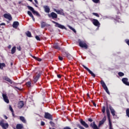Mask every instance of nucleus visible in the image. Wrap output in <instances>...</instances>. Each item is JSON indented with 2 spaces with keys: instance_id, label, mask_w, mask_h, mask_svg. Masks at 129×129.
I'll return each mask as SVG.
<instances>
[{
  "instance_id": "f257e3e1",
  "label": "nucleus",
  "mask_w": 129,
  "mask_h": 129,
  "mask_svg": "<svg viewBox=\"0 0 129 129\" xmlns=\"http://www.w3.org/2000/svg\"><path fill=\"white\" fill-rule=\"evenodd\" d=\"M106 112L109 123V129H113V128H112V124H111V121H110V113L109 112V109H108V108H106Z\"/></svg>"
},
{
  "instance_id": "f03ea898",
  "label": "nucleus",
  "mask_w": 129,
  "mask_h": 129,
  "mask_svg": "<svg viewBox=\"0 0 129 129\" xmlns=\"http://www.w3.org/2000/svg\"><path fill=\"white\" fill-rule=\"evenodd\" d=\"M79 45L80 47L82 48H85V49H87L88 46L86 43L84 41H82L80 39H79Z\"/></svg>"
},
{
  "instance_id": "7ed1b4c3",
  "label": "nucleus",
  "mask_w": 129,
  "mask_h": 129,
  "mask_svg": "<svg viewBox=\"0 0 129 129\" xmlns=\"http://www.w3.org/2000/svg\"><path fill=\"white\" fill-rule=\"evenodd\" d=\"M0 126H2L3 129H7L9 127V123H5L4 120L0 121Z\"/></svg>"
},
{
  "instance_id": "20e7f679",
  "label": "nucleus",
  "mask_w": 129,
  "mask_h": 129,
  "mask_svg": "<svg viewBox=\"0 0 129 129\" xmlns=\"http://www.w3.org/2000/svg\"><path fill=\"white\" fill-rule=\"evenodd\" d=\"M101 84L102 87L104 88V90H105L106 92H107L108 94H110L109 91H108V89L107 88L106 85H105V83L103 81H101Z\"/></svg>"
},
{
  "instance_id": "39448f33",
  "label": "nucleus",
  "mask_w": 129,
  "mask_h": 129,
  "mask_svg": "<svg viewBox=\"0 0 129 129\" xmlns=\"http://www.w3.org/2000/svg\"><path fill=\"white\" fill-rule=\"evenodd\" d=\"M3 17L5 19L9 21H12L13 20V17H12V15L10 13L4 14Z\"/></svg>"
},
{
  "instance_id": "423d86ee",
  "label": "nucleus",
  "mask_w": 129,
  "mask_h": 129,
  "mask_svg": "<svg viewBox=\"0 0 129 129\" xmlns=\"http://www.w3.org/2000/svg\"><path fill=\"white\" fill-rule=\"evenodd\" d=\"M28 8L29 10L31 11V12L33 13V15H36V16H40V14H39V13H38V12L35 11V10H34V8H33V7H32L31 6H28Z\"/></svg>"
},
{
  "instance_id": "0eeeda50",
  "label": "nucleus",
  "mask_w": 129,
  "mask_h": 129,
  "mask_svg": "<svg viewBox=\"0 0 129 129\" xmlns=\"http://www.w3.org/2000/svg\"><path fill=\"white\" fill-rule=\"evenodd\" d=\"M92 23L94 26H96V27H98V28H99L100 27V23L98 21V20L96 19H93L92 20Z\"/></svg>"
},
{
  "instance_id": "6e6552de",
  "label": "nucleus",
  "mask_w": 129,
  "mask_h": 129,
  "mask_svg": "<svg viewBox=\"0 0 129 129\" xmlns=\"http://www.w3.org/2000/svg\"><path fill=\"white\" fill-rule=\"evenodd\" d=\"M2 96L4 101L6 102V103H10V100H9V98L8 97V96H7V94L3 93Z\"/></svg>"
},
{
  "instance_id": "1a4fd4ad",
  "label": "nucleus",
  "mask_w": 129,
  "mask_h": 129,
  "mask_svg": "<svg viewBox=\"0 0 129 129\" xmlns=\"http://www.w3.org/2000/svg\"><path fill=\"white\" fill-rule=\"evenodd\" d=\"M52 23L55 24V27H57V28H59L60 29H65V26L55 22V21H52Z\"/></svg>"
},
{
  "instance_id": "9d476101",
  "label": "nucleus",
  "mask_w": 129,
  "mask_h": 129,
  "mask_svg": "<svg viewBox=\"0 0 129 129\" xmlns=\"http://www.w3.org/2000/svg\"><path fill=\"white\" fill-rule=\"evenodd\" d=\"M44 117H45V118H46L47 119H50V120H53V118L52 117V115H51L49 113H45Z\"/></svg>"
},
{
  "instance_id": "9b49d317",
  "label": "nucleus",
  "mask_w": 129,
  "mask_h": 129,
  "mask_svg": "<svg viewBox=\"0 0 129 129\" xmlns=\"http://www.w3.org/2000/svg\"><path fill=\"white\" fill-rule=\"evenodd\" d=\"M48 17H49V18H52V19H57L58 16L56 13L52 12L50 14H48Z\"/></svg>"
},
{
  "instance_id": "f8f14e48",
  "label": "nucleus",
  "mask_w": 129,
  "mask_h": 129,
  "mask_svg": "<svg viewBox=\"0 0 129 129\" xmlns=\"http://www.w3.org/2000/svg\"><path fill=\"white\" fill-rule=\"evenodd\" d=\"M83 67H84V68H85V69H86L89 72V73H90V74L93 77H95V74H94L93 72L90 71L89 69H88V68L86 67L84 65H83Z\"/></svg>"
},
{
  "instance_id": "ddd939ff",
  "label": "nucleus",
  "mask_w": 129,
  "mask_h": 129,
  "mask_svg": "<svg viewBox=\"0 0 129 129\" xmlns=\"http://www.w3.org/2000/svg\"><path fill=\"white\" fill-rule=\"evenodd\" d=\"M3 79H4V80L7 81L8 82H9V83H10V84H13V81H12V80H11V79H10L9 77H4Z\"/></svg>"
},
{
  "instance_id": "4468645a",
  "label": "nucleus",
  "mask_w": 129,
  "mask_h": 129,
  "mask_svg": "<svg viewBox=\"0 0 129 129\" xmlns=\"http://www.w3.org/2000/svg\"><path fill=\"white\" fill-rule=\"evenodd\" d=\"M80 121L82 125L84 126L85 127H89L88 124L85 122V121H83L82 119H80Z\"/></svg>"
},
{
  "instance_id": "2eb2a0df",
  "label": "nucleus",
  "mask_w": 129,
  "mask_h": 129,
  "mask_svg": "<svg viewBox=\"0 0 129 129\" xmlns=\"http://www.w3.org/2000/svg\"><path fill=\"white\" fill-rule=\"evenodd\" d=\"M127 80H128L127 78H124L122 79V81L123 83H124V84H125V85H127L128 86L129 83L127 81Z\"/></svg>"
},
{
  "instance_id": "dca6fc26",
  "label": "nucleus",
  "mask_w": 129,
  "mask_h": 129,
  "mask_svg": "<svg viewBox=\"0 0 129 129\" xmlns=\"http://www.w3.org/2000/svg\"><path fill=\"white\" fill-rule=\"evenodd\" d=\"M24 106V101H20L18 104V108H22Z\"/></svg>"
},
{
  "instance_id": "f3484780",
  "label": "nucleus",
  "mask_w": 129,
  "mask_h": 129,
  "mask_svg": "<svg viewBox=\"0 0 129 129\" xmlns=\"http://www.w3.org/2000/svg\"><path fill=\"white\" fill-rule=\"evenodd\" d=\"M45 13H50V8L48 6H45L43 7Z\"/></svg>"
},
{
  "instance_id": "a211bd4d",
  "label": "nucleus",
  "mask_w": 129,
  "mask_h": 129,
  "mask_svg": "<svg viewBox=\"0 0 129 129\" xmlns=\"http://www.w3.org/2000/svg\"><path fill=\"white\" fill-rule=\"evenodd\" d=\"M90 126H91V127H92V128H94V129H99L98 127L97 126V125H96V124H95V122H94L90 124Z\"/></svg>"
},
{
  "instance_id": "6ab92c4d",
  "label": "nucleus",
  "mask_w": 129,
  "mask_h": 129,
  "mask_svg": "<svg viewBox=\"0 0 129 129\" xmlns=\"http://www.w3.org/2000/svg\"><path fill=\"white\" fill-rule=\"evenodd\" d=\"M19 119H20V120L22 121V122H23L24 123H26V122H27V121L26 120V119L24 116H19Z\"/></svg>"
},
{
  "instance_id": "aec40b11",
  "label": "nucleus",
  "mask_w": 129,
  "mask_h": 129,
  "mask_svg": "<svg viewBox=\"0 0 129 129\" xmlns=\"http://www.w3.org/2000/svg\"><path fill=\"white\" fill-rule=\"evenodd\" d=\"M106 120V117L104 116L102 120L100 121L99 125H101V124H103Z\"/></svg>"
},
{
  "instance_id": "412c9836",
  "label": "nucleus",
  "mask_w": 129,
  "mask_h": 129,
  "mask_svg": "<svg viewBox=\"0 0 129 129\" xmlns=\"http://www.w3.org/2000/svg\"><path fill=\"white\" fill-rule=\"evenodd\" d=\"M27 14L28 15H29V16L31 17V18H32L33 21L35 22V18H34V16H33L32 12H31L30 11H28Z\"/></svg>"
},
{
  "instance_id": "4be33fe9",
  "label": "nucleus",
  "mask_w": 129,
  "mask_h": 129,
  "mask_svg": "<svg viewBox=\"0 0 129 129\" xmlns=\"http://www.w3.org/2000/svg\"><path fill=\"white\" fill-rule=\"evenodd\" d=\"M110 110L111 111V113L112 114V115H113V116H114V115H115V111L114 110V109L111 108V107H110Z\"/></svg>"
},
{
  "instance_id": "5701e85b",
  "label": "nucleus",
  "mask_w": 129,
  "mask_h": 129,
  "mask_svg": "<svg viewBox=\"0 0 129 129\" xmlns=\"http://www.w3.org/2000/svg\"><path fill=\"white\" fill-rule=\"evenodd\" d=\"M54 12H55L56 13H57V14H58L59 15H61V14H62V13L63 12V10H57L55 9H53Z\"/></svg>"
},
{
  "instance_id": "b1692460",
  "label": "nucleus",
  "mask_w": 129,
  "mask_h": 129,
  "mask_svg": "<svg viewBox=\"0 0 129 129\" xmlns=\"http://www.w3.org/2000/svg\"><path fill=\"white\" fill-rule=\"evenodd\" d=\"M24 127L23 124H17V129H22Z\"/></svg>"
},
{
  "instance_id": "393cba45",
  "label": "nucleus",
  "mask_w": 129,
  "mask_h": 129,
  "mask_svg": "<svg viewBox=\"0 0 129 129\" xmlns=\"http://www.w3.org/2000/svg\"><path fill=\"white\" fill-rule=\"evenodd\" d=\"M4 67H6V63L4 62L3 63L0 62V69L3 70V69H4Z\"/></svg>"
},
{
  "instance_id": "a878e982",
  "label": "nucleus",
  "mask_w": 129,
  "mask_h": 129,
  "mask_svg": "<svg viewBox=\"0 0 129 129\" xmlns=\"http://www.w3.org/2000/svg\"><path fill=\"white\" fill-rule=\"evenodd\" d=\"M53 47H54L55 49H57L58 50H60V47L58 45V44L55 43L53 45Z\"/></svg>"
},
{
  "instance_id": "bb28decb",
  "label": "nucleus",
  "mask_w": 129,
  "mask_h": 129,
  "mask_svg": "<svg viewBox=\"0 0 129 129\" xmlns=\"http://www.w3.org/2000/svg\"><path fill=\"white\" fill-rule=\"evenodd\" d=\"M9 109L12 112L13 116H15V114L14 113V110L13 109V108L12 107V106H11V105L9 106Z\"/></svg>"
},
{
  "instance_id": "cd10ccee",
  "label": "nucleus",
  "mask_w": 129,
  "mask_h": 129,
  "mask_svg": "<svg viewBox=\"0 0 129 129\" xmlns=\"http://www.w3.org/2000/svg\"><path fill=\"white\" fill-rule=\"evenodd\" d=\"M32 57L35 60H37V61H39V62H41V61H42V59L39 58V57H36L35 56H32Z\"/></svg>"
},
{
  "instance_id": "c85d7f7f",
  "label": "nucleus",
  "mask_w": 129,
  "mask_h": 129,
  "mask_svg": "<svg viewBox=\"0 0 129 129\" xmlns=\"http://www.w3.org/2000/svg\"><path fill=\"white\" fill-rule=\"evenodd\" d=\"M15 52H16V46H14L12 48L11 50V53L15 54Z\"/></svg>"
},
{
  "instance_id": "c756f323",
  "label": "nucleus",
  "mask_w": 129,
  "mask_h": 129,
  "mask_svg": "<svg viewBox=\"0 0 129 129\" xmlns=\"http://www.w3.org/2000/svg\"><path fill=\"white\" fill-rule=\"evenodd\" d=\"M39 77H40V75H38L35 77V78L34 79V82H36L37 81H38V79H39Z\"/></svg>"
},
{
  "instance_id": "7c9ffc66",
  "label": "nucleus",
  "mask_w": 129,
  "mask_h": 129,
  "mask_svg": "<svg viewBox=\"0 0 129 129\" xmlns=\"http://www.w3.org/2000/svg\"><path fill=\"white\" fill-rule=\"evenodd\" d=\"M26 34L27 36V37H32V34H31V32L30 31H27L26 33Z\"/></svg>"
},
{
  "instance_id": "2f4dec72",
  "label": "nucleus",
  "mask_w": 129,
  "mask_h": 129,
  "mask_svg": "<svg viewBox=\"0 0 129 129\" xmlns=\"http://www.w3.org/2000/svg\"><path fill=\"white\" fill-rule=\"evenodd\" d=\"M68 27H69V28L72 30V31H73V32H74V33H76V30L73 28V27L70 26V25L68 26Z\"/></svg>"
},
{
  "instance_id": "473e14b6",
  "label": "nucleus",
  "mask_w": 129,
  "mask_h": 129,
  "mask_svg": "<svg viewBox=\"0 0 129 129\" xmlns=\"http://www.w3.org/2000/svg\"><path fill=\"white\" fill-rule=\"evenodd\" d=\"M13 27L15 28V29H17V21L14 22L13 24Z\"/></svg>"
},
{
  "instance_id": "72a5a7b5",
  "label": "nucleus",
  "mask_w": 129,
  "mask_h": 129,
  "mask_svg": "<svg viewBox=\"0 0 129 129\" xmlns=\"http://www.w3.org/2000/svg\"><path fill=\"white\" fill-rule=\"evenodd\" d=\"M35 39H36V40L37 41H41V37H40V36H38V35H36L35 36Z\"/></svg>"
},
{
  "instance_id": "f704fd0d",
  "label": "nucleus",
  "mask_w": 129,
  "mask_h": 129,
  "mask_svg": "<svg viewBox=\"0 0 129 129\" xmlns=\"http://www.w3.org/2000/svg\"><path fill=\"white\" fill-rule=\"evenodd\" d=\"M67 57L69 58V59H72V56L69 53H67Z\"/></svg>"
},
{
  "instance_id": "c9c22d12",
  "label": "nucleus",
  "mask_w": 129,
  "mask_h": 129,
  "mask_svg": "<svg viewBox=\"0 0 129 129\" xmlns=\"http://www.w3.org/2000/svg\"><path fill=\"white\" fill-rule=\"evenodd\" d=\"M26 86H27V87H31V82L26 83Z\"/></svg>"
},
{
  "instance_id": "e433bc0d",
  "label": "nucleus",
  "mask_w": 129,
  "mask_h": 129,
  "mask_svg": "<svg viewBox=\"0 0 129 129\" xmlns=\"http://www.w3.org/2000/svg\"><path fill=\"white\" fill-rule=\"evenodd\" d=\"M77 126H78V127H79V128L80 129H85L84 128V127H82L80 124H78L77 125Z\"/></svg>"
},
{
  "instance_id": "4c0bfd02",
  "label": "nucleus",
  "mask_w": 129,
  "mask_h": 129,
  "mask_svg": "<svg viewBox=\"0 0 129 129\" xmlns=\"http://www.w3.org/2000/svg\"><path fill=\"white\" fill-rule=\"evenodd\" d=\"M118 74L119 76H120V77H122L124 75V74H123V73H121V72H119Z\"/></svg>"
},
{
  "instance_id": "58836bf2",
  "label": "nucleus",
  "mask_w": 129,
  "mask_h": 129,
  "mask_svg": "<svg viewBox=\"0 0 129 129\" xmlns=\"http://www.w3.org/2000/svg\"><path fill=\"white\" fill-rule=\"evenodd\" d=\"M126 114L127 116H128V117H129V109L128 108H127L126 110Z\"/></svg>"
},
{
  "instance_id": "ea45409f",
  "label": "nucleus",
  "mask_w": 129,
  "mask_h": 129,
  "mask_svg": "<svg viewBox=\"0 0 129 129\" xmlns=\"http://www.w3.org/2000/svg\"><path fill=\"white\" fill-rule=\"evenodd\" d=\"M49 123L50 124H51V125H52V126H55V123L53 122V121H50Z\"/></svg>"
},
{
  "instance_id": "a19ab883",
  "label": "nucleus",
  "mask_w": 129,
  "mask_h": 129,
  "mask_svg": "<svg viewBox=\"0 0 129 129\" xmlns=\"http://www.w3.org/2000/svg\"><path fill=\"white\" fill-rule=\"evenodd\" d=\"M45 26H46V23H45V22H42L41 23V28H44Z\"/></svg>"
},
{
  "instance_id": "79ce46f5",
  "label": "nucleus",
  "mask_w": 129,
  "mask_h": 129,
  "mask_svg": "<svg viewBox=\"0 0 129 129\" xmlns=\"http://www.w3.org/2000/svg\"><path fill=\"white\" fill-rule=\"evenodd\" d=\"M102 112H103V113H104V112H105V106H103L102 109Z\"/></svg>"
},
{
  "instance_id": "37998d69",
  "label": "nucleus",
  "mask_w": 129,
  "mask_h": 129,
  "mask_svg": "<svg viewBox=\"0 0 129 129\" xmlns=\"http://www.w3.org/2000/svg\"><path fill=\"white\" fill-rule=\"evenodd\" d=\"M93 15L96 17H97L98 18H99V15H98L97 13H93Z\"/></svg>"
},
{
  "instance_id": "c03bdc74",
  "label": "nucleus",
  "mask_w": 129,
  "mask_h": 129,
  "mask_svg": "<svg viewBox=\"0 0 129 129\" xmlns=\"http://www.w3.org/2000/svg\"><path fill=\"white\" fill-rule=\"evenodd\" d=\"M92 1L95 4H98L99 3V0H92Z\"/></svg>"
},
{
  "instance_id": "a18cd8bd",
  "label": "nucleus",
  "mask_w": 129,
  "mask_h": 129,
  "mask_svg": "<svg viewBox=\"0 0 129 129\" xmlns=\"http://www.w3.org/2000/svg\"><path fill=\"white\" fill-rule=\"evenodd\" d=\"M17 49L18 51H21V50H22V48L19 46L17 47Z\"/></svg>"
},
{
  "instance_id": "49530a36",
  "label": "nucleus",
  "mask_w": 129,
  "mask_h": 129,
  "mask_svg": "<svg viewBox=\"0 0 129 129\" xmlns=\"http://www.w3.org/2000/svg\"><path fill=\"white\" fill-rule=\"evenodd\" d=\"M59 60H60V61H62L63 60V57L61 56H58Z\"/></svg>"
},
{
  "instance_id": "de8ad7c7",
  "label": "nucleus",
  "mask_w": 129,
  "mask_h": 129,
  "mask_svg": "<svg viewBox=\"0 0 129 129\" xmlns=\"http://www.w3.org/2000/svg\"><path fill=\"white\" fill-rule=\"evenodd\" d=\"M41 125H45V122H43V121H41Z\"/></svg>"
},
{
  "instance_id": "09e8293b",
  "label": "nucleus",
  "mask_w": 129,
  "mask_h": 129,
  "mask_svg": "<svg viewBox=\"0 0 129 129\" xmlns=\"http://www.w3.org/2000/svg\"><path fill=\"white\" fill-rule=\"evenodd\" d=\"M8 49H11L12 48V45H9L8 46Z\"/></svg>"
},
{
  "instance_id": "8fccbe9b",
  "label": "nucleus",
  "mask_w": 129,
  "mask_h": 129,
  "mask_svg": "<svg viewBox=\"0 0 129 129\" xmlns=\"http://www.w3.org/2000/svg\"><path fill=\"white\" fill-rule=\"evenodd\" d=\"M88 120H89V121H90V122H92V119H91V118H89Z\"/></svg>"
},
{
  "instance_id": "3c124183",
  "label": "nucleus",
  "mask_w": 129,
  "mask_h": 129,
  "mask_svg": "<svg viewBox=\"0 0 129 129\" xmlns=\"http://www.w3.org/2000/svg\"><path fill=\"white\" fill-rule=\"evenodd\" d=\"M34 2L35 3V4H36L37 5H38V1L37 0H34Z\"/></svg>"
},
{
  "instance_id": "603ef678",
  "label": "nucleus",
  "mask_w": 129,
  "mask_h": 129,
  "mask_svg": "<svg viewBox=\"0 0 129 129\" xmlns=\"http://www.w3.org/2000/svg\"><path fill=\"white\" fill-rule=\"evenodd\" d=\"M63 129H71V128H70L69 127H66Z\"/></svg>"
},
{
  "instance_id": "864d4df0",
  "label": "nucleus",
  "mask_w": 129,
  "mask_h": 129,
  "mask_svg": "<svg viewBox=\"0 0 129 129\" xmlns=\"http://www.w3.org/2000/svg\"><path fill=\"white\" fill-rule=\"evenodd\" d=\"M93 104L94 106L96 107V104H95V103L94 102H93Z\"/></svg>"
},
{
  "instance_id": "5fc2aeb1",
  "label": "nucleus",
  "mask_w": 129,
  "mask_h": 129,
  "mask_svg": "<svg viewBox=\"0 0 129 129\" xmlns=\"http://www.w3.org/2000/svg\"><path fill=\"white\" fill-rule=\"evenodd\" d=\"M6 25V24L5 23H2L1 24H0V26H5Z\"/></svg>"
},
{
  "instance_id": "6e6d98bb",
  "label": "nucleus",
  "mask_w": 129,
  "mask_h": 129,
  "mask_svg": "<svg viewBox=\"0 0 129 129\" xmlns=\"http://www.w3.org/2000/svg\"><path fill=\"white\" fill-rule=\"evenodd\" d=\"M4 117H5V119H8V116H7L6 115H5Z\"/></svg>"
},
{
  "instance_id": "4d7b16f0",
  "label": "nucleus",
  "mask_w": 129,
  "mask_h": 129,
  "mask_svg": "<svg viewBox=\"0 0 129 129\" xmlns=\"http://www.w3.org/2000/svg\"><path fill=\"white\" fill-rule=\"evenodd\" d=\"M57 77H58V78H61V75H57Z\"/></svg>"
},
{
  "instance_id": "13d9d810",
  "label": "nucleus",
  "mask_w": 129,
  "mask_h": 129,
  "mask_svg": "<svg viewBox=\"0 0 129 129\" xmlns=\"http://www.w3.org/2000/svg\"><path fill=\"white\" fill-rule=\"evenodd\" d=\"M19 25V23L18 22H17V26L18 27Z\"/></svg>"
},
{
  "instance_id": "bf43d9fd",
  "label": "nucleus",
  "mask_w": 129,
  "mask_h": 129,
  "mask_svg": "<svg viewBox=\"0 0 129 129\" xmlns=\"http://www.w3.org/2000/svg\"><path fill=\"white\" fill-rule=\"evenodd\" d=\"M17 89H18L19 90H22V89H20V88H17Z\"/></svg>"
},
{
  "instance_id": "052dcab7",
  "label": "nucleus",
  "mask_w": 129,
  "mask_h": 129,
  "mask_svg": "<svg viewBox=\"0 0 129 129\" xmlns=\"http://www.w3.org/2000/svg\"><path fill=\"white\" fill-rule=\"evenodd\" d=\"M29 1V2H31V3H32V2H33V0H28Z\"/></svg>"
},
{
  "instance_id": "680f3d73",
  "label": "nucleus",
  "mask_w": 129,
  "mask_h": 129,
  "mask_svg": "<svg viewBox=\"0 0 129 129\" xmlns=\"http://www.w3.org/2000/svg\"><path fill=\"white\" fill-rule=\"evenodd\" d=\"M12 65H13V62H11V66H12Z\"/></svg>"
},
{
  "instance_id": "e2e57ef3",
  "label": "nucleus",
  "mask_w": 129,
  "mask_h": 129,
  "mask_svg": "<svg viewBox=\"0 0 129 129\" xmlns=\"http://www.w3.org/2000/svg\"><path fill=\"white\" fill-rule=\"evenodd\" d=\"M69 2H72V0H69Z\"/></svg>"
},
{
  "instance_id": "0e129e2a",
  "label": "nucleus",
  "mask_w": 129,
  "mask_h": 129,
  "mask_svg": "<svg viewBox=\"0 0 129 129\" xmlns=\"http://www.w3.org/2000/svg\"><path fill=\"white\" fill-rule=\"evenodd\" d=\"M19 4H21V2H19Z\"/></svg>"
},
{
  "instance_id": "69168bd1",
  "label": "nucleus",
  "mask_w": 129,
  "mask_h": 129,
  "mask_svg": "<svg viewBox=\"0 0 129 129\" xmlns=\"http://www.w3.org/2000/svg\"><path fill=\"white\" fill-rule=\"evenodd\" d=\"M8 23H10V22L8 21Z\"/></svg>"
}]
</instances>
